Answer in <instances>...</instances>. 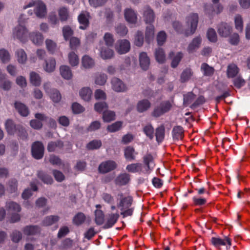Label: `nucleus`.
Returning <instances> with one entry per match:
<instances>
[{"label": "nucleus", "instance_id": "nucleus-1", "mask_svg": "<svg viewBox=\"0 0 250 250\" xmlns=\"http://www.w3.org/2000/svg\"><path fill=\"white\" fill-rule=\"evenodd\" d=\"M117 198L120 200L117 207L121 211V214L124 216L131 215L133 210L129 208L132 201L131 196L127 193H120L118 194Z\"/></svg>", "mask_w": 250, "mask_h": 250}, {"label": "nucleus", "instance_id": "nucleus-2", "mask_svg": "<svg viewBox=\"0 0 250 250\" xmlns=\"http://www.w3.org/2000/svg\"><path fill=\"white\" fill-rule=\"evenodd\" d=\"M32 6L35 7V13L38 17L42 18L45 16L46 6L42 1L38 0L30 2L28 5L24 6L23 8L26 9Z\"/></svg>", "mask_w": 250, "mask_h": 250}, {"label": "nucleus", "instance_id": "nucleus-3", "mask_svg": "<svg viewBox=\"0 0 250 250\" xmlns=\"http://www.w3.org/2000/svg\"><path fill=\"white\" fill-rule=\"evenodd\" d=\"M13 36L21 42H25L28 39V30L24 25L20 22L19 25L13 30Z\"/></svg>", "mask_w": 250, "mask_h": 250}, {"label": "nucleus", "instance_id": "nucleus-4", "mask_svg": "<svg viewBox=\"0 0 250 250\" xmlns=\"http://www.w3.org/2000/svg\"><path fill=\"white\" fill-rule=\"evenodd\" d=\"M6 207L8 208V212L11 214V222L14 223L18 221L20 219V215L18 213L21 211L20 206L16 203L11 202L7 203Z\"/></svg>", "mask_w": 250, "mask_h": 250}, {"label": "nucleus", "instance_id": "nucleus-5", "mask_svg": "<svg viewBox=\"0 0 250 250\" xmlns=\"http://www.w3.org/2000/svg\"><path fill=\"white\" fill-rule=\"evenodd\" d=\"M198 20V16L197 14H192L187 18V23L188 25L190 26V31L188 30L185 32L187 36L192 34L195 31Z\"/></svg>", "mask_w": 250, "mask_h": 250}, {"label": "nucleus", "instance_id": "nucleus-6", "mask_svg": "<svg viewBox=\"0 0 250 250\" xmlns=\"http://www.w3.org/2000/svg\"><path fill=\"white\" fill-rule=\"evenodd\" d=\"M211 242L215 247L220 248L222 246H226L228 249L231 245V240L228 237H225L223 239L219 237H212Z\"/></svg>", "mask_w": 250, "mask_h": 250}, {"label": "nucleus", "instance_id": "nucleus-7", "mask_svg": "<svg viewBox=\"0 0 250 250\" xmlns=\"http://www.w3.org/2000/svg\"><path fill=\"white\" fill-rule=\"evenodd\" d=\"M44 153V147L42 143L35 142L32 146V154L34 158L36 159H41Z\"/></svg>", "mask_w": 250, "mask_h": 250}, {"label": "nucleus", "instance_id": "nucleus-8", "mask_svg": "<svg viewBox=\"0 0 250 250\" xmlns=\"http://www.w3.org/2000/svg\"><path fill=\"white\" fill-rule=\"evenodd\" d=\"M130 48V42L127 40L118 41L115 44L116 50L121 54L127 53L129 51Z\"/></svg>", "mask_w": 250, "mask_h": 250}, {"label": "nucleus", "instance_id": "nucleus-9", "mask_svg": "<svg viewBox=\"0 0 250 250\" xmlns=\"http://www.w3.org/2000/svg\"><path fill=\"white\" fill-rule=\"evenodd\" d=\"M117 165L114 161H107L101 163L99 167V170L101 173H105L114 169Z\"/></svg>", "mask_w": 250, "mask_h": 250}, {"label": "nucleus", "instance_id": "nucleus-10", "mask_svg": "<svg viewBox=\"0 0 250 250\" xmlns=\"http://www.w3.org/2000/svg\"><path fill=\"white\" fill-rule=\"evenodd\" d=\"M171 107V104L169 102H165L162 103L160 106L156 108L153 113V116L159 117L169 110Z\"/></svg>", "mask_w": 250, "mask_h": 250}, {"label": "nucleus", "instance_id": "nucleus-11", "mask_svg": "<svg viewBox=\"0 0 250 250\" xmlns=\"http://www.w3.org/2000/svg\"><path fill=\"white\" fill-rule=\"evenodd\" d=\"M217 30L220 36L227 37L232 31V27L227 23L222 22L218 26Z\"/></svg>", "mask_w": 250, "mask_h": 250}, {"label": "nucleus", "instance_id": "nucleus-12", "mask_svg": "<svg viewBox=\"0 0 250 250\" xmlns=\"http://www.w3.org/2000/svg\"><path fill=\"white\" fill-rule=\"evenodd\" d=\"M112 89L118 92H124L126 89L125 84L120 79L114 78L111 81Z\"/></svg>", "mask_w": 250, "mask_h": 250}, {"label": "nucleus", "instance_id": "nucleus-13", "mask_svg": "<svg viewBox=\"0 0 250 250\" xmlns=\"http://www.w3.org/2000/svg\"><path fill=\"white\" fill-rule=\"evenodd\" d=\"M119 217V213L118 211H116L115 213L108 214L104 228L108 229L112 227L116 223Z\"/></svg>", "mask_w": 250, "mask_h": 250}, {"label": "nucleus", "instance_id": "nucleus-14", "mask_svg": "<svg viewBox=\"0 0 250 250\" xmlns=\"http://www.w3.org/2000/svg\"><path fill=\"white\" fill-rule=\"evenodd\" d=\"M89 15L87 12H83L78 17V21L80 24V28L85 29L89 24Z\"/></svg>", "mask_w": 250, "mask_h": 250}, {"label": "nucleus", "instance_id": "nucleus-15", "mask_svg": "<svg viewBox=\"0 0 250 250\" xmlns=\"http://www.w3.org/2000/svg\"><path fill=\"white\" fill-rule=\"evenodd\" d=\"M139 62L141 67L145 70H147L150 64V60L145 52H142L139 56Z\"/></svg>", "mask_w": 250, "mask_h": 250}, {"label": "nucleus", "instance_id": "nucleus-16", "mask_svg": "<svg viewBox=\"0 0 250 250\" xmlns=\"http://www.w3.org/2000/svg\"><path fill=\"white\" fill-rule=\"evenodd\" d=\"M109 46H103L100 47V55L101 57L104 60L111 59L114 55L113 51L110 49Z\"/></svg>", "mask_w": 250, "mask_h": 250}, {"label": "nucleus", "instance_id": "nucleus-17", "mask_svg": "<svg viewBox=\"0 0 250 250\" xmlns=\"http://www.w3.org/2000/svg\"><path fill=\"white\" fill-rule=\"evenodd\" d=\"M29 38L36 45H41L43 41L42 35L39 32H33L29 34Z\"/></svg>", "mask_w": 250, "mask_h": 250}, {"label": "nucleus", "instance_id": "nucleus-18", "mask_svg": "<svg viewBox=\"0 0 250 250\" xmlns=\"http://www.w3.org/2000/svg\"><path fill=\"white\" fill-rule=\"evenodd\" d=\"M143 165L141 163H132L127 165L126 170L130 173L144 172L142 170Z\"/></svg>", "mask_w": 250, "mask_h": 250}, {"label": "nucleus", "instance_id": "nucleus-19", "mask_svg": "<svg viewBox=\"0 0 250 250\" xmlns=\"http://www.w3.org/2000/svg\"><path fill=\"white\" fill-rule=\"evenodd\" d=\"M144 18L146 23H150L154 21V15L153 11L148 7L145 8Z\"/></svg>", "mask_w": 250, "mask_h": 250}, {"label": "nucleus", "instance_id": "nucleus-20", "mask_svg": "<svg viewBox=\"0 0 250 250\" xmlns=\"http://www.w3.org/2000/svg\"><path fill=\"white\" fill-rule=\"evenodd\" d=\"M130 181V175L126 173L119 175L116 179V184L118 185L123 186L127 184Z\"/></svg>", "mask_w": 250, "mask_h": 250}, {"label": "nucleus", "instance_id": "nucleus-21", "mask_svg": "<svg viewBox=\"0 0 250 250\" xmlns=\"http://www.w3.org/2000/svg\"><path fill=\"white\" fill-rule=\"evenodd\" d=\"M125 17L126 21L131 23H135L137 21V16L130 9H126L125 11Z\"/></svg>", "mask_w": 250, "mask_h": 250}, {"label": "nucleus", "instance_id": "nucleus-22", "mask_svg": "<svg viewBox=\"0 0 250 250\" xmlns=\"http://www.w3.org/2000/svg\"><path fill=\"white\" fill-rule=\"evenodd\" d=\"M60 70L61 75L64 79L69 80L72 78V72L69 66L62 65L60 67Z\"/></svg>", "mask_w": 250, "mask_h": 250}, {"label": "nucleus", "instance_id": "nucleus-23", "mask_svg": "<svg viewBox=\"0 0 250 250\" xmlns=\"http://www.w3.org/2000/svg\"><path fill=\"white\" fill-rule=\"evenodd\" d=\"M201 43V39L200 37L194 38L191 42L189 44L188 48V51L189 53H191L198 49Z\"/></svg>", "mask_w": 250, "mask_h": 250}, {"label": "nucleus", "instance_id": "nucleus-24", "mask_svg": "<svg viewBox=\"0 0 250 250\" xmlns=\"http://www.w3.org/2000/svg\"><path fill=\"white\" fill-rule=\"evenodd\" d=\"M40 228L36 226H29L25 227L23 229V232L27 235H33L39 233Z\"/></svg>", "mask_w": 250, "mask_h": 250}, {"label": "nucleus", "instance_id": "nucleus-25", "mask_svg": "<svg viewBox=\"0 0 250 250\" xmlns=\"http://www.w3.org/2000/svg\"><path fill=\"white\" fill-rule=\"evenodd\" d=\"M150 106V103L148 100H141L138 103L137 109L139 112H143L148 109Z\"/></svg>", "mask_w": 250, "mask_h": 250}, {"label": "nucleus", "instance_id": "nucleus-26", "mask_svg": "<svg viewBox=\"0 0 250 250\" xmlns=\"http://www.w3.org/2000/svg\"><path fill=\"white\" fill-rule=\"evenodd\" d=\"M15 107L19 113L22 116H26L29 113L27 107L21 103L16 102L15 103Z\"/></svg>", "mask_w": 250, "mask_h": 250}, {"label": "nucleus", "instance_id": "nucleus-27", "mask_svg": "<svg viewBox=\"0 0 250 250\" xmlns=\"http://www.w3.org/2000/svg\"><path fill=\"white\" fill-rule=\"evenodd\" d=\"M16 57L17 61L20 63H25L27 61V55L24 50L20 49L16 52Z\"/></svg>", "mask_w": 250, "mask_h": 250}, {"label": "nucleus", "instance_id": "nucleus-28", "mask_svg": "<svg viewBox=\"0 0 250 250\" xmlns=\"http://www.w3.org/2000/svg\"><path fill=\"white\" fill-rule=\"evenodd\" d=\"M239 69L236 65L230 64L228 65L227 74L228 78H233L238 73Z\"/></svg>", "mask_w": 250, "mask_h": 250}, {"label": "nucleus", "instance_id": "nucleus-29", "mask_svg": "<svg viewBox=\"0 0 250 250\" xmlns=\"http://www.w3.org/2000/svg\"><path fill=\"white\" fill-rule=\"evenodd\" d=\"M63 144L61 141L50 142L47 146V150L49 152L57 151L62 148Z\"/></svg>", "mask_w": 250, "mask_h": 250}, {"label": "nucleus", "instance_id": "nucleus-30", "mask_svg": "<svg viewBox=\"0 0 250 250\" xmlns=\"http://www.w3.org/2000/svg\"><path fill=\"white\" fill-rule=\"evenodd\" d=\"M172 135L175 140L182 139L184 136V130L182 127L180 126L174 127L172 130Z\"/></svg>", "mask_w": 250, "mask_h": 250}, {"label": "nucleus", "instance_id": "nucleus-31", "mask_svg": "<svg viewBox=\"0 0 250 250\" xmlns=\"http://www.w3.org/2000/svg\"><path fill=\"white\" fill-rule=\"evenodd\" d=\"M136 154L134 149L131 146H128L125 149V157L128 161L134 160Z\"/></svg>", "mask_w": 250, "mask_h": 250}, {"label": "nucleus", "instance_id": "nucleus-32", "mask_svg": "<svg viewBox=\"0 0 250 250\" xmlns=\"http://www.w3.org/2000/svg\"><path fill=\"white\" fill-rule=\"evenodd\" d=\"M102 198L105 202L111 205V209L112 210H114L116 209V206L114 205V197L111 195L107 193H104L102 195Z\"/></svg>", "mask_w": 250, "mask_h": 250}, {"label": "nucleus", "instance_id": "nucleus-33", "mask_svg": "<svg viewBox=\"0 0 250 250\" xmlns=\"http://www.w3.org/2000/svg\"><path fill=\"white\" fill-rule=\"evenodd\" d=\"M80 95L84 101H89L92 95V91L89 87H84L80 91Z\"/></svg>", "mask_w": 250, "mask_h": 250}, {"label": "nucleus", "instance_id": "nucleus-34", "mask_svg": "<svg viewBox=\"0 0 250 250\" xmlns=\"http://www.w3.org/2000/svg\"><path fill=\"white\" fill-rule=\"evenodd\" d=\"M104 220V215L102 210L96 209L95 211V221L97 225H101Z\"/></svg>", "mask_w": 250, "mask_h": 250}, {"label": "nucleus", "instance_id": "nucleus-35", "mask_svg": "<svg viewBox=\"0 0 250 250\" xmlns=\"http://www.w3.org/2000/svg\"><path fill=\"white\" fill-rule=\"evenodd\" d=\"M155 136L156 140L158 143H161L163 141L165 137V127L163 125L157 128Z\"/></svg>", "mask_w": 250, "mask_h": 250}, {"label": "nucleus", "instance_id": "nucleus-36", "mask_svg": "<svg viewBox=\"0 0 250 250\" xmlns=\"http://www.w3.org/2000/svg\"><path fill=\"white\" fill-rule=\"evenodd\" d=\"M30 81L33 85L39 86L41 84V79L38 74L32 72L30 74Z\"/></svg>", "mask_w": 250, "mask_h": 250}, {"label": "nucleus", "instance_id": "nucleus-37", "mask_svg": "<svg viewBox=\"0 0 250 250\" xmlns=\"http://www.w3.org/2000/svg\"><path fill=\"white\" fill-rule=\"evenodd\" d=\"M44 70L48 72L53 71L56 66V61L54 59H50L46 61Z\"/></svg>", "mask_w": 250, "mask_h": 250}, {"label": "nucleus", "instance_id": "nucleus-38", "mask_svg": "<svg viewBox=\"0 0 250 250\" xmlns=\"http://www.w3.org/2000/svg\"><path fill=\"white\" fill-rule=\"evenodd\" d=\"M69 62L72 66L77 65L79 63V59L78 55L74 52H71L68 56Z\"/></svg>", "mask_w": 250, "mask_h": 250}, {"label": "nucleus", "instance_id": "nucleus-39", "mask_svg": "<svg viewBox=\"0 0 250 250\" xmlns=\"http://www.w3.org/2000/svg\"><path fill=\"white\" fill-rule=\"evenodd\" d=\"M156 60L159 63H163L166 60V56L164 50L162 48L156 50L155 53Z\"/></svg>", "mask_w": 250, "mask_h": 250}, {"label": "nucleus", "instance_id": "nucleus-40", "mask_svg": "<svg viewBox=\"0 0 250 250\" xmlns=\"http://www.w3.org/2000/svg\"><path fill=\"white\" fill-rule=\"evenodd\" d=\"M192 72L190 68L184 70L181 75L180 81L184 83L188 81L192 75Z\"/></svg>", "mask_w": 250, "mask_h": 250}, {"label": "nucleus", "instance_id": "nucleus-41", "mask_svg": "<svg viewBox=\"0 0 250 250\" xmlns=\"http://www.w3.org/2000/svg\"><path fill=\"white\" fill-rule=\"evenodd\" d=\"M154 34V27L152 25H149L147 26L146 32V40L148 42H149L153 39Z\"/></svg>", "mask_w": 250, "mask_h": 250}, {"label": "nucleus", "instance_id": "nucleus-42", "mask_svg": "<svg viewBox=\"0 0 250 250\" xmlns=\"http://www.w3.org/2000/svg\"><path fill=\"white\" fill-rule=\"evenodd\" d=\"M103 119L105 122H110L115 119V114L113 111L107 110L104 111L103 115Z\"/></svg>", "mask_w": 250, "mask_h": 250}, {"label": "nucleus", "instance_id": "nucleus-43", "mask_svg": "<svg viewBox=\"0 0 250 250\" xmlns=\"http://www.w3.org/2000/svg\"><path fill=\"white\" fill-rule=\"evenodd\" d=\"M201 69L204 75L207 76L212 75L214 72L213 68L209 66L206 63H204L202 64Z\"/></svg>", "mask_w": 250, "mask_h": 250}, {"label": "nucleus", "instance_id": "nucleus-44", "mask_svg": "<svg viewBox=\"0 0 250 250\" xmlns=\"http://www.w3.org/2000/svg\"><path fill=\"white\" fill-rule=\"evenodd\" d=\"M94 61L88 56L85 55L82 59V65L85 68H89L93 66Z\"/></svg>", "mask_w": 250, "mask_h": 250}, {"label": "nucleus", "instance_id": "nucleus-45", "mask_svg": "<svg viewBox=\"0 0 250 250\" xmlns=\"http://www.w3.org/2000/svg\"><path fill=\"white\" fill-rule=\"evenodd\" d=\"M5 127L7 132L9 134H14L17 129L15 125H14L12 121L10 120H8L6 121L5 123Z\"/></svg>", "mask_w": 250, "mask_h": 250}, {"label": "nucleus", "instance_id": "nucleus-46", "mask_svg": "<svg viewBox=\"0 0 250 250\" xmlns=\"http://www.w3.org/2000/svg\"><path fill=\"white\" fill-rule=\"evenodd\" d=\"M235 26L236 30L242 31L243 27L242 18L240 15H236L234 19Z\"/></svg>", "mask_w": 250, "mask_h": 250}, {"label": "nucleus", "instance_id": "nucleus-47", "mask_svg": "<svg viewBox=\"0 0 250 250\" xmlns=\"http://www.w3.org/2000/svg\"><path fill=\"white\" fill-rule=\"evenodd\" d=\"M122 125V122H116L112 125H108L107 129L109 132H114L119 130Z\"/></svg>", "mask_w": 250, "mask_h": 250}, {"label": "nucleus", "instance_id": "nucleus-48", "mask_svg": "<svg viewBox=\"0 0 250 250\" xmlns=\"http://www.w3.org/2000/svg\"><path fill=\"white\" fill-rule=\"evenodd\" d=\"M59 15L61 21H65L68 18V11L65 7H62L59 10Z\"/></svg>", "mask_w": 250, "mask_h": 250}, {"label": "nucleus", "instance_id": "nucleus-49", "mask_svg": "<svg viewBox=\"0 0 250 250\" xmlns=\"http://www.w3.org/2000/svg\"><path fill=\"white\" fill-rule=\"evenodd\" d=\"M107 107V105L105 102H98L95 104V110L99 113L106 111Z\"/></svg>", "mask_w": 250, "mask_h": 250}, {"label": "nucleus", "instance_id": "nucleus-50", "mask_svg": "<svg viewBox=\"0 0 250 250\" xmlns=\"http://www.w3.org/2000/svg\"><path fill=\"white\" fill-rule=\"evenodd\" d=\"M59 217L57 216H50L47 217L43 221V224L44 226H50L53 223L57 222Z\"/></svg>", "mask_w": 250, "mask_h": 250}, {"label": "nucleus", "instance_id": "nucleus-51", "mask_svg": "<svg viewBox=\"0 0 250 250\" xmlns=\"http://www.w3.org/2000/svg\"><path fill=\"white\" fill-rule=\"evenodd\" d=\"M144 42V37L143 33L138 31L136 33L135 37L134 44L138 46H141L143 45Z\"/></svg>", "mask_w": 250, "mask_h": 250}, {"label": "nucleus", "instance_id": "nucleus-52", "mask_svg": "<svg viewBox=\"0 0 250 250\" xmlns=\"http://www.w3.org/2000/svg\"><path fill=\"white\" fill-rule=\"evenodd\" d=\"M50 97L52 100L55 103L59 102L61 99V94L56 89L52 90Z\"/></svg>", "mask_w": 250, "mask_h": 250}, {"label": "nucleus", "instance_id": "nucleus-53", "mask_svg": "<svg viewBox=\"0 0 250 250\" xmlns=\"http://www.w3.org/2000/svg\"><path fill=\"white\" fill-rule=\"evenodd\" d=\"M105 44L107 46H111L113 45L114 40L113 35L109 33H106L104 37Z\"/></svg>", "mask_w": 250, "mask_h": 250}, {"label": "nucleus", "instance_id": "nucleus-54", "mask_svg": "<svg viewBox=\"0 0 250 250\" xmlns=\"http://www.w3.org/2000/svg\"><path fill=\"white\" fill-rule=\"evenodd\" d=\"M102 145L101 141L100 140H93L87 145V148L88 149H94L99 148Z\"/></svg>", "mask_w": 250, "mask_h": 250}, {"label": "nucleus", "instance_id": "nucleus-55", "mask_svg": "<svg viewBox=\"0 0 250 250\" xmlns=\"http://www.w3.org/2000/svg\"><path fill=\"white\" fill-rule=\"evenodd\" d=\"M144 131L146 135L152 139L153 138L154 128L151 125H147L144 128Z\"/></svg>", "mask_w": 250, "mask_h": 250}, {"label": "nucleus", "instance_id": "nucleus-56", "mask_svg": "<svg viewBox=\"0 0 250 250\" xmlns=\"http://www.w3.org/2000/svg\"><path fill=\"white\" fill-rule=\"evenodd\" d=\"M144 162L147 166V171L148 170L151 166L153 164V158L150 154H147L144 157Z\"/></svg>", "mask_w": 250, "mask_h": 250}, {"label": "nucleus", "instance_id": "nucleus-57", "mask_svg": "<svg viewBox=\"0 0 250 250\" xmlns=\"http://www.w3.org/2000/svg\"><path fill=\"white\" fill-rule=\"evenodd\" d=\"M85 215L83 213H79L75 216L73 219L74 224L79 225L82 224L85 220Z\"/></svg>", "mask_w": 250, "mask_h": 250}, {"label": "nucleus", "instance_id": "nucleus-58", "mask_svg": "<svg viewBox=\"0 0 250 250\" xmlns=\"http://www.w3.org/2000/svg\"><path fill=\"white\" fill-rule=\"evenodd\" d=\"M207 36L210 42H215L217 41V37L216 33L215 30L212 28L208 30Z\"/></svg>", "mask_w": 250, "mask_h": 250}, {"label": "nucleus", "instance_id": "nucleus-59", "mask_svg": "<svg viewBox=\"0 0 250 250\" xmlns=\"http://www.w3.org/2000/svg\"><path fill=\"white\" fill-rule=\"evenodd\" d=\"M195 95L191 92L188 93V94L185 95L184 96V104L187 106L193 101V100L195 99Z\"/></svg>", "mask_w": 250, "mask_h": 250}, {"label": "nucleus", "instance_id": "nucleus-60", "mask_svg": "<svg viewBox=\"0 0 250 250\" xmlns=\"http://www.w3.org/2000/svg\"><path fill=\"white\" fill-rule=\"evenodd\" d=\"M63 36L65 40H68L73 34V31L69 26H64L62 29Z\"/></svg>", "mask_w": 250, "mask_h": 250}, {"label": "nucleus", "instance_id": "nucleus-61", "mask_svg": "<svg viewBox=\"0 0 250 250\" xmlns=\"http://www.w3.org/2000/svg\"><path fill=\"white\" fill-rule=\"evenodd\" d=\"M0 59L3 62H6L9 61L10 55L6 50L3 49L0 50Z\"/></svg>", "mask_w": 250, "mask_h": 250}, {"label": "nucleus", "instance_id": "nucleus-62", "mask_svg": "<svg viewBox=\"0 0 250 250\" xmlns=\"http://www.w3.org/2000/svg\"><path fill=\"white\" fill-rule=\"evenodd\" d=\"M212 2L214 3V6L212 7L211 14H219L220 13L222 10H223V7L220 5L217 4V2L219 1V0H212Z\"/></svg>", "mask_w": 250, "mask_h": 250}, {"label": "nucleus", "instance_id": "nucleus-63", "mask_svg": "<svg viewBox=\"0 0 250 250\" xmlns=\"http://www.w3.org/2000/svg\"><path fill=\"white\" fill-rule=\"evenodd\" d=\"M80 44V40L76 37H72L70 39V47L71 49L75 50Z\"/></svg>", "mask_w": 250, "mask_h": 250}, {"label": "nucleus", "instance_id": "nucleus-64", "mask_svg": "<svg viewBox=\"0 0 250 250\" xmlns=\"http://www.w3.org/2000/svg\"><path fill=\"white\" fill-rule=\"evenodd\" d=\"M107 79V77L104 74H100L96 77L95 80V83L99 85H103L104 84Z\"/></svg>", "mask_w": 250, "mask_h": 250}]
</instances>
